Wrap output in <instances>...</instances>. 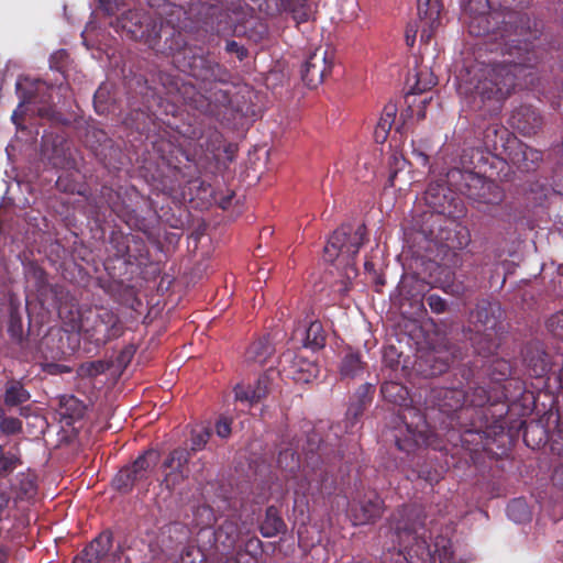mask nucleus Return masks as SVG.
Wrapping results in <instances>:
<instances>
[{"instance_id": "nucleus-1", "label": "nucleus", "mask_w": 563, "mask_h": 563, "mask_svg": "<svg viewBox=\"0 0 563 563\" xmlns=\"http://www.w3.org/2000/svg\"><path fill=\"white\" fill-rule=\"evenodd\" d=\"M507 54L508 57L500 62L475 63L465 68V74L459 76L460 93L472 96L474 102L478 98L482 103L506 98L516 86V80L534 62L527 42L509 46Z\"/></svg>"}, {"instance_id": "nucleus-2", "label": "nucleus", "mask_w": 563, "mask_h": 563, "mask_svg": "<svg viewBox=\"0 0 563 563\" xmlns=\"http://www.w3.org/2000/svg\"><path fill=\"white\" fill-rule=\"evenodd\" d=\"M389 537L391 547L388 550H399V553L407 554L412 560L413 556L423 559L430 556L433 562L438 556L441 563L450 561L453 555L452 544L448 539L439 538L434 542L432 551L427 541V530L424 528V517L419 507H405L394 515Z\"/></svg>"}, {"instance_id": "nucleus-3", "label": "nucleus", "mask_w": 563, "mask_h": 563, "mask_svg": "<svg viewBox=\"0 0 563 563\" xmlns=\"http://www.w3.org/2000/svg\"><path fill=\"white\" fill-rule=\"evenodd\" d=\"M366 229L364 224L356 227L343 224L328 240L324 246V260L330 263L339 262V265L345 266L347 278L356 276L354 267V257L357 255L361 246L364 244Z\"/></svg>"}, {"instance_id": "nucleus-4", "label": "nucleus", "mask_w": 563, "mask_h": 563, "mask_svg": "<svg viewBox=\"0 0 563 563\" xmlns=\"http://www.w3.org/2000/svg\"><path fill=\"white\" fill-rule=\"evenodd\" d=\"M401 417L406 423V433L402 434L400 430L396 435V445L400 451L410 453L418 446L432 443V434L426 419L416 409L406 408L402 410Z\"/></svg>"}, {"instance_id": "nucleus-5", "label": "nucleus", "mask_w": 563, "mask_h": 563, "mask_svg": "<svg viewBox=\"0 0 563 563\" xmlns=\"http://www.w3.org/2000/svg\"><path fill=\"white\" fill-rule=\"evenodd\" d=\"M118 26L132 38L144 41L150 47L155 48L157 38L163 29V22L157 24L146 14L137 11H129L118 20Z\"/></svg>"}, {"instance_id": "nucleus-6", "label": "nucleus", "mask_w": 563, "mask_h": 563, "mask_svg": "<svg viewBox=\"0 0 563 563\" xmlns=\"http://www.w3.org/2000/svg\"><path fill=\"white\" fill-rule=\"evenodd\" d=\"M111 548L112 533L103 531L74 559L73 563H100L102 561L104 563H128V559L120 549L110 554Z\"/></svg>"}, {"instance_id": "nucleus-7", "label": "nucleus", "mask_w": 563, "mask_h": 563, "mask_svg": "<svg viewBox=\"0 0 563 563\" xmlns=\"http://www.w3.org/2000/svg\"><path fill=\"white\" fill-rule=\"evenodd\" d=\"M81 329L98 345L106 344L122 334V325L118 316L108 309L99 310L91 324L88 321L82 322Z\"/></svg>"}, {"instance_id": "nucleus-8", "label": "nucleus", "mask_w": 563, "mask_h": 563, "mask_svg": "<svg viewBox=\"0 0 563 563\" xmlns=\"http://www.w3.org/2000/svg\"><path fill=\"white\" fill-rule=\"evenodd\" d=\"M424 201L434 213L449 218L463 214L462 201L444 184H430L424 192Z\"/></svg>"}, {"instance_id": "nucleus-9", "label": "nucleus", "mask_w": 563, "mask_h": 563, "mask_svg": "<svg viewBox=\"0 0 563 563\" xmlns=\"http://www.w3.org/2000/svg\"><path fill=\"white\" fill-rule=\"evenodd\" d=\"M333 66V55L325 47H318L305 62L301 69V77L305 84L310 88H317L324 78L331 73Z\"/></svg>"}, {"instance_id": "nucleus-10", "label": "nucleus", "mask_w": 563, "mask_h": 563, "mask_svg": "<svg viewBox=\"0 0 563 563\" xmlns=\"http://www.w3.org/2000/svg\"><path fill=\"white\" fill-rule=\"evenodd\" d=\"M473 317L476 318L474 325L476 334L472 339L474 347L478 354L488 356L493 354L498 346L495 339L496 320L489 317L485 309H477Z\"/></svg>"}, {"instance_id": "nucleus-11", "label": "nucleus", "mask_w": 563, "mask_h": 563, "mask_svg": "<svg viewBox=\"0 0 563 563\" xmlns=\"http://www.w3.org/2000/svg\"><path fill=\"white\" fill-rule=\"evenodd\" d=\"M189 459L190 452L183 448L175 449L169 453L163 463L165 468L164 483L167 488H174L187 477Z\"/></svg>"}, {"instance_id": "nucleus-12", "label": "nucleus", "mask_w": 563, "mask_h": 563, "mask_svg": "<svg viewBox=\"0 0 563 563\" xmlns=\"http://www.w3.org/2000/svg\"><path fill=\"white\" fill-rule=\"evenodd\" d=\"M351 511L356 523L366 525L380 518L384 511V503L376 493L371 492L354 504Z\"/></svg>"}, {"instance_id": "nucleus-13", "label": "nucleus", "mask_w": 563, "mask_h": 563, "mask_svg": "<svg viewBox=\"0 0 563 563\" xmlns=\"http://www.w3.org/2000/svg\"><path fill=\"white\" fill-rule=\"evenodd\" d=\"M523 361L530 376L541 378L551 371V362L542 344L536 342L527 345Z\"/></svg>"}, {"instance_id": "nucleus-14", "label": "nucleus", "mask_w": 563, "mask_h": 563, "mask_svg": "<svg viewBox=\"0 0 563 563\" xmlns=\"http://www.w3.org/2000/svg\"><path fill=\"white\" fill-rule=\"evenodd\" d=\"M16 90L21 98L19 108L25 103H48L51 100L49 87L42 80H31L29 78L19 80L16 82Z\"/></svg>"}, {"instance_id": "nucleus-15", "label": "nucleus", "mask_w": 563, "mask_h": 563, "mask_svg": "<svg viewBox=\"0 0 563 563\" xmlns=\"http://www.w3.org/2000/svg\"><path fill=\"white\" fill-rule=\"evenodd\" d=\"M418 15L421 22L420 37L422 41L429 42L440 25L439 5L431 0H418Z\"/></svg>"}, {"instance_id": "nucleus-16", "label": "nucleus", "mask_w": 563, "mask_h": 563, "mask_svg": "<svg viewBox=\"0 0 563 563\" xmlns=\"http://www.w3.org/2000/svg\"><path fill=\"white\" fill-rule=\"evenodd\" d=\"M283 362H290L288 375L298 383H310L319 375V366L302 356L284 354Z\"/></svg>"}, {"instance_id": "nucleus-17", "label": "nucleus", "mask_w": 563, "mask_h": 563, "mask_svg": "<svg viewBox=\"0 0 563 563\" xmlns=\"http://www.w3.org/2000/svg\"><path fill=\"white\" fill-rule=\"evenodd\" d=\"M432 399L441 412L450 415L465 406L466 393L457 388H439L432 391Z\"/></svg>"}, {"instance_id": "nucleus-18", "label": "nucleus", "mask_w": 563, "mask_h": 563, "mask_svg": "<svg viewBox=\"0 0 563 563\" xmlns=\"http://www.w3.org/2000/svg\"><path fill=\"white\" fill-rule=\"evenodd\" d=\"M272 380L268 374L262 375L254 387L236 385L234 387L235 399L241 402L253 405L265 398L271 391Z\"/></svg>"}, {"instance_id": "nucleus-19", "label": "nucleus", "mask_w": 563, "mask_h": 563, "mask_svg": "<svg viewBox=\"0 0 563 563\" xmlns=\"http://www.w3.org/2000/svg\"><path fill=\"white\" fill-rule=\"evenodd\" d=\"M42 152L55 165L66 162L70 155L69 146L64 136L46 134L42 139Z\"/></svg>"}, {"instance_id": "nucleus-20", "label": "nucleus", "mask_w": 563, "mask_h": 563, "mask_svg": "<svg viewBox=\"0 0 563 563\" xmlns=\"http://www.w3.org/2000/svg\"><path fill=\"white\" fill-rule=\"evenodd\" d=\"M374 386L364 384L354 394L346 411V419L353 427L357 419L363 415L366 407L372 402Z\"/></svg>"}, {"instance_id": "nucleus-21", "label": "nucleus", "mask_w": 563, "mask_h": 563, "mask_svg": "<svg viewBox=\"0 0 563 563\" xmlns=\"http://www.w3.org/2000/svg\"><path fill=\"white\" fill-rule=\"evenodd\" d=\"M511 125L521 133L530 135L541 126V118L533 109L523 107L512 113Z\"/></svg>"}, {"instance_id": "nucleus-22", "label": "nucleus", "mask_w": 563, "mask_h": 563, "mask_svg": "<svg viewBox=\"0 0 563 563\" xmlns=\"http://www.w3.org/2000/svg\"><path fill=\"white\" fill-rule=\"evenodd\" d=\"M192 76L202 80H222V67L207 57H195L191 63Z\"/></svg>"}, {"instance_id": "nucleus-23", "label": "nucleus", "mask_w": 563, "mask_h": 563, "mask_svg": "<svg viewBox=\"0 0 563 563\" xmlns=\"http://www.w3.org/2000/svg\"><path fill=\"white\" fill-rule=\"evenodd\" d=\"M542 155L539 151L528 147L526 145H518V148L514 152L511 156V162L519 169L523 172H529L534 169L538 162H540Z\"/></svg>"}, {"instance_id": "nucleus-24", "label": "nucleus", "mask_w": 563, "mask_h": 563, "mask_svg": "<svg viewBox=\"0 0 563 563\" xmlns=\"http://www.w3.org/2000/svg\"><path fill=\"white\" fill-rule=\"evenodd\" d=\"M397 106L394 102H388L382 112V115L376 124L374 136L376 142L383 143L386 141L387 135L395 123V119L397 115Z\"/></svg>"}, {"instance_id": "nucleus-25", "label": "nucleus", "mask_w": 563, "mask_h": 563, "mask_svg": "<svg viewBox=\"0 0 563 563\" xmlns=\"http://www.w3.org/2000/svg\"><path fill=\"white\" fill-rule=\"evenodd\" d=\"M476 183L479 185L478 194L473 196L476 200L488 205H498L503 201L504 192L497 184L481 179Z\"/></svg>"}, {"instance_id": "nucleus-26", "label": "nucleus", "mask_w": 563, "mask_h": 563, "mask_svg": "<svg viewBox=\"0 0 563 563\" xmlns=\"http://www.w3.org/2000/svg\"><path fill=\"white\" fill-rule=\"evenodd\" d=\"M365 368L360 353L352 350L347 351L341 361L340 374L342 377L354 378Z\"/></svg>"}, {"instance_id": "nucleus-27", "label": "nucleus", "mask_w": 563, "mask_h": 563, "mask_svg": "<svg viewBox=\"0 0 563 563\" xmlns=\"http://www.w3.org/2000/svg\"><path fill=\"white\" fill-rule=\"evenodd\" d=\"M285 528L283 519L279 517L278 511L275 507H268L266 509L265 519L261 525V532L264 537H275L282 532Z\"/></svg>"}, {"instance_id": "nucleus-28", "label": "nucleus", "mask_w": 563, "mask_h": 563, "mask_svg": "<svg viewBox=\"0 0 563 563\" xmlns=\"http://www.w3.org/2000/svg\"><path fill=\"white\" fill-rule=\"evenodd\" d=\"M273 353V347L266 339H260L250 345L245 353V360L249 363L264 364L267 357Z\"/></svg>"}, {"instance_id": "nucleus-29", "label": "nucleus", "mask_w": 563, "mask_h": 563, "mask_svg": "<svg viewBox=\"0 0 563 563\" xmlns=\"http://www.w3.org/2000/svg\"><path fill=\"white\" fill-rule=\"evenodd\" d=\"M156 462V454L154 452H147L139 456L132 465L128 466L134 478L137 482L145 479Z\"/></svg>"}, {"instance_id": "nucleus-30", "label": "nucleus", "mask_w": 563, "mask_h": 563, "mask_svg": "<svg viewBox=\"0 0 563 563\" xmlns=\"http://www.w3.org/2000/svg\"><path fill=\"white\" fill-rule=\"evenodd\" d=\"M380 391L388 401L402 406L404 410L408 408L405 404L408 390L404 386L389 382L382 385Z\"/></svg>"}, {"instance_id": "nucleus-31", "label": "nucleus", "mask_w": 563, "mask_h": 563, "mask_svg": "<svg viewBox=\"0 0 563 563\" xmlns=\"http://www.w3.org/2000/svg\"><path fill=\"white\" fill-rule=\"evenodd\" d=\"M305 334L303 345L306 347L320 349L324 345V331L319 321H311Z\"/></svg>"}, {"instance_id": "nucleus-32", "label": "nucleus", "mask_w": 563, "mask_h": 563, "mask_svg": "<svg viewBox=\"0 0 563 563\" xmlns=\"http://www.w3.org/2000/svg\"><path fill=\"white\" fill-rule=\"evenodd\" d=\"M85 405L75 396H64L60 399V415L70 419H78L85 413Z\"/></svg>"}, {"instance_id": "nucleus-33", "label": "nucleus", "mask_w": 563, "mask_h": 563, "mask_svg": "<svg viewBox=\"0 0 563 563\" xmlns=\"http://www.w3.org/2000/svg\"><path fill=\"white\" fill-rule=\"evenodd\" d=\"M30 399V394L24 389L21 383L12 382L8 384L4 394V402L8 406H18Z\"/></svg>"}, {"instance_id": "nucleus-34", "label": "nucleus", "mask_w": 563, "mask_h": 563, "mask_svg": "<svg viewBox=\"0 0 563 563\" xmlns=\"http://www.w3.org/2000/svg\"><path fill=\"white\" fill-rule=\"evenodd\" d=\"M507 516L517 523L528 521L530 519V510L523 499H514L507 506Z\"/></svg>"}, {"instance_id": "nucleus-35", "label": "nucleus", "mask_w": 563, "mask_h": 563, "mask_svg": "<svg viewBox=\"0 0 563 563\" xmlns=\"http://www.w3.org/2000/svg\"><path fill=\"white\" fill-rule=\"evenodd\" d=\"M277 463L280 468L290 473H294L300 468L299 457L296 455V452L292 449H285L284 451H280Z\"/></svg>"}, {"instance_id": "nucleus-36", "label": "nucleus", "mask_w": 563, "mask_h": 563, "mask_svg": "<svg viewBox=\"0 0 563 563\" xmlns=\"http://www.w3.org/2000/svg\"><path fill=\"white\" fill-rule=\"evenodd\" d=\"M20 463V459L14 453H5L0 445V478L11 474Z\"/></svg>"}, {"instance_id": "nucleus-37", "label": "nucleus", "mask_w": 563, "mask_h": 563, "mask_svg": "<svg viewBox=\"0 0 563 563\" xmlns=\"http://www.w3.org/2000/svg\"><path fill=\"white\" fill-rule=\"evenodd\" d=\"M210 435H211V431L208 427L200 426V427L192 429L191 438H190V442H191L190 451L197 452V451L202 450L205 448V445L207 444Z\"/></svg>"}, {"instance_id": "nucleus-38", "label": "nucleus", "mask_w": 563, "mask_h": 563, "mask_svg": "<svg viewBox=\"0 0 563 563\" xmlns=\"http://www.w3.org/2000/svg\"><path fill=\"white\" fill-rule=\"evenodd\" d=\"M136 478L132 475L130 470L126 467L122 468L113 479V485L120 490H129L135 483Z\"/></svg>"}, {"instance_id": "nucleus-39", "label": "nucleus", "mask_w": 563, "mask_h": 563, "mask_svg": "<svg viewBox=\"0 0 563 563\" xmlns=\"http://www.w3.org/2000/svg\"><path fill=\"white\" fill-rule=\"evenodd\" d=\"M416 77L417 80L412 88L415 93H421L435 85L434 77L427 69L417 73Z\"/></svg>"}, {"instance_id": "nucleus-40", "label": "nucleus", "mask_w": 563, "mask_h": 563, "mask_svg": "<svg viewBox=\"0 0 563 563\" xmlns=\"http://www.w3.org/2000/svg\"><path fill=\"white\" fill-rule=\"evenodd\" d=\"M489 400L487 390L484 387H475L471 393H466L465 405L481 407Z\"/></svg>"}, {"instance_id": "nucleus-41", "label": "nucleus", "mask_w": 563, "mask_h": 563, "mask_svg": "<svg viewBox=\"0 0 563 563\" xmlns=\"http://www.w3.org/2000/svg\"><path fill=\"white\" fill-rule=\"evenodd\" d=\"M547 328L555 338L563 340V310L547 320Z\"/></svg>"}, {"instance_id": "nucleus-42", "label": "nucleus", "mask_w": 563, "mask_h": 563, "mask_svg": "<svg viewBox=\"0 0 563 563\" xmlns=\"http://www.w3.org/2000/svg\"><path fill=\"white\" fill-rule=\"evenodd\" d=\"M492 375L497 380L506 379L511 375V365L506 360H496L492 364Z\"/></svg>"}, {"instance_id": "nucleus-43", "label": "nucleus", "mask_w": 563, "mask_h": 563, "mask_svg": "<svg viewBox=\"0 0 563 563\" xmlns=\"http://www.w3.org/2000/svg\"><path fill=\"white\" fill-rule=\"evenodd\" d=\"M22 429V423L18 418L9 417L0 421V430L5 434H15Z\"/></svg>"}, {"instance_id": "nucleus-44", "label": "nucleus", "mask_w": 563, "mask_h": 563, "mask_svg": "<svg viewBox=\"0 0 563 563\" xmlns=\"http://www.w3.org/2000/svg\"><path fill=\"white\" fill-rule=\"evenodd\" d=\"M207 99L210 103L214 104V107L227 106L230 102L228 92L223 89H218L217 87L210 91Z\"/></svg>"}, {"instance_id": "nucleus-45", "label": "nucleus", "mask_w": 563, "mask_h": 563, "mask_svg": "<svg viewBox=\"0 0 563 563\" xmlns=\"http://www.w3.org/2000/svg\"><path fill=\"white\" fill-rule=\"evenodd\" d=\"M426 300L434 313H443L446 310L445 300L435 294L429 295Z\"/></svg>"}, {"instance_id": "nucleus-46", "label": "nucleus", "mask_w": 563, "mask_h": 563, "mask_svg": "<svg viewBox=\"0 0 563 563\" xmlns=\"http://www.w3.org/2000/svg\"><path fill=\"white\" fill-rule=\"evenodd\" d=\"M104 371V365L102 362H91L87 364H82L79 368L80 375L85 376H96Z\"/></svg>"}, {"instance_id": "nucleus-47", "label": "nucleus", "mask_w": 563, "mask_h": 563, "mask_svg": "<svg viewBox=\"0 0 563 563\" xmlns=\"http://www.w3.org/2000/svg\"><path fill=\"white\" fill-rule=\"evenodd\" d=\"M9 332L15 339H20L22 336V321L20 316L14 311H12L10 316Z\"/></svg>"}, {"instance_id": "nucleus-48", "label": "nucleus", "mask_w": 563, "mask_h": 563, "mask_svg": "<svg viewBox=\"0 0 563 563\" xmlns=\"http://www.w3.org/2000/svg\"><path fill=\"white\" fill-rule=\"evenodd\" d=\"M100 7L108 14H114L121 7L125 5V0H99Z\"/></svg>"}, {"instance_id": "nucleus-49", "label": "nucleus", "mask_w": 563, "mask_h": 563, "mask_svg": "<svg viewBox=\"0 0 563 563\" xmlns=\"http://www.w3.org/2000/svg\"><path fill=\"white\" fill-rule=\"evenodd\" d=\"M428 361H434V363L431 365V368L429 372V375H431V376L440 375L443 372H445L449 367V363L446 360L438 361L435 355H433V354L429 355Z\"/></svg>"}, {"instance_id": "nucleus-50", "label": "nucleus", "mask_w": 563, "mask_h": 563, "mask_svg": "<svg viewBox=\"0 0 563 563\" xmlns=\"http://www.w3.org/2000/svg\"><path fill=\"white\" fill-rule=\"evenodd\" d=\"M225 49L229 53H234L239 57V59H243L246 56V51L244 47L239 45L235 41H229L225 45Z\"/></svg>"}, {"instance_id": "nucleus-51", "label": "nucleus", "mask_w": 563, "mask_h": 563, "mask_svg": "<svg viewBox=\"0 0 563 563\" xmlns=\"http://www.w3.org/2000/svg\"><path fill=\"white\" fill-rule=\"evenodd\" d=\"M216 432L220 438H228L231 433L230 422L227 419H220L216 424Z\"/></svg>"}, {"instance_id": "nucleus-52", "label": "nucleus", "mask_w": 563, "mask_h": 563, "mask_svg": "<svg viewBox=\"0 0 563 563\" xmlns=\"http://www.w3.org/2000/svg\"><path fill=\"white\" fill-rule=\"evenodd\" d=\"M195 555H197V556H201V554L199 553V551H198V550H196V549H194V548H188V549H186V550H185V552H184V553H183V555H181V561H183V563H195L194 561L188 562V559H189L190 556H195Z\"/></svg>"}, {"instance_id": "nucleus-53", "label": "nucleus", "mask_w": 563, "mask_h": 563, "mask_svg": "<svg viewBox=\"0 0 563 563\" xmlns=\"http://www.w3.org/2000/svg\"><path fill=\"white\" fill-rule=\"evenodd\" d=\"M166 13H169L170 15L177 14L180 15L183 13V9L177 5H168Z\"/></svg>"}, {"instance_id": "nucleus-54", "label": "nucleus", "mask_w": 563, "mask_h": 563, "mask_svg": "<svg viewBox=\"0 0 563 563\" xmlns=\"http://www.w3.org/2000/svg\"><path fill=\"white\" fill-rule=\"evenodd\" d=\"M51 292L54 295L55 299H58V296L62 295L63 288L58 285H54L49 287Z\"/></svg>"}, {"instance_id": "nucleus-55", "label": "nucleus", "mask_w": 563, "mask_h": 563, "mask_svg": "<svg viewBox=\"0 0 563 563\" xmlns=\"http://www.w3.org/2000/svg\"><path fill=\"white\" fill-rule=\"evenodd\" d=\"M470 32H471L472 34L477 35V36H478V35H482V32H481L479 30H478V31H476V30H475L474 21L470 24Z\"/></svg>"}, {"instance_id": "nucleus-56", "label": "nucleus", "mask_w": 563, "mask_h": 563, "mask_svg": "<svg viewBox=\"0 0 563 563\" xmlns=\"http://www.w3.org/2000/svg\"><path fill=\"white\" fill-rule=\"evenodd\" d=\"M12 121L18 125L19 124V119H20V114H19V110H15L12 114Z\"/></svg>"}, {"instance_id": "nucleus-57", "label": "nucleus", "mask_w": 563, "mask_h": 563, "mask_svg": "<svg viewBox=\"0 0 563 563\" xmlns=\"http://www.w3.org/2000/svg\"><path fill=\"white\" fill-rule=\"evenodd\" d=\"M7 554L3 550L0 549V563H5Z\"/></svg>"}, {"instance_id": "nucleus-58", "label": "nucleus", "mask_w": 563, "mask_h": 563, "mask_svg": "<svg viewBox=\"0 0 563 563\" xmlns=\"http://www.w3.org/2000/svg\"><path fill=\"white\" fill-rule=\"evenodd\" d=\"M418 156L422 159V164L423 165L428 164V156L427 155H424L423 153H419Z\"/></svg>"}, {"instance_id": "nucleus-59", "label": "nucleus", "mask_w": 563, "mask_h": 563, "mask_svg": "<svg viewBox=\"0 0 563 563\" xmlns=\"http://www.w3.org/2000/svg\"><path fill=\"white\" fill-rule=\"evenodd\" d=\"M103 97V90L102 88H99V90L96 92L95 98L100 99Z\"/></svg>"}, {"instance_id": "nucleus-60", "label": "nucleus", "mask_w": 563, "mask_h": 563, "mask_svg": "<svg viewBox=\"0 0 563 563\" xmlns=\"http://www.w3.org/2000/svg\"><path fill=\"white\" fill-rule=\"evenodd\" d=\"M166 23H167V24H170L173 27L175 26V21H174V19H172V18H170V19H167V20H166Z\"/></svg>"}, {"instance_id": "nucleus-61", "label": "nucleus", "mask_w": 563, "mask_h": 563, "mask_svg": "<svg viewBox=\"0 0 563 563\" xmlns=\"http://www.w3.org/2000/svg\"><path fill=\"white\" fill-rule=\"evenodd\" d=\"M27 485H29V488H25V493H29L30 490L33 489V483L32 482H29Z\"/></svg>"}, {"instance_id": "nucleus-62", "label": "nucleus", "mask_w": 563, "mask_h": 563, "mask_svg": "<svg viewBox=\"0 0 563 563\" xmlns=\"http://www.w3.org/2000/svg\"><path fill=\"white\" fill-rule=\"evenodd\" d=\"M38 113H40L41 115H45V114H47V112H46V111H44L42 108H38Z\"/></svg>"}, {"instance_id": "nucleus-63", "label": "nucleus", "mask_w": 563, "mask_h": 563, "mask_svg": "<svg viewBox=\"0 0 563 563\" xmlns=\"http://www.w3.org/2000/svg\"><path fill=\"white\" fill-rule=\"evenodd\" d=\"M4 417V410L2 408H0V419L2 420Z\"/></svg>"}, {"instance_id": "nucleus-64", "label": "nucleus", "mask_w": 563, "mask_h": 563, "mask_svg": "<svg viewBox=\"0 0 563 563\" xmlns=\"http://www.w3.org/2000/svg\"><path fill=\"white\" fill-rule=\"evenodd\" d=\"M484 19H485L484 16H479V18H476L475 20L482 21Z\"/></svg>"}]
</instances>
